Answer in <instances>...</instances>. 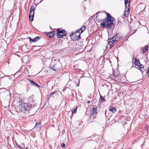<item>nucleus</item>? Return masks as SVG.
Returning <instances> with one entry per match:
<instances>
[{"label":"nucleus","mask_w":149,"mask_h":149,"mask_svg":"<svg viewBox=\"0 0 149 149\" xmlns=\"http://www.w3.org/2000/svg\"><path fill=\"white\" fill-rule=\"evenodd\" d=\"M101 12H99L96 14L97 15L95 17V19L98 22L101 21L102 22L100 24L101 26L104 27L108 29L111 28L113 24V20L112 19V17L109 14L107 13V17L105 19L103 20L100 19L98 18V16L97 15L99 13H100Z\"/></svg>","instance_id":"1"},{"label":"nucleus","mask_w":149,"mask_h":149,"mask_svg":"<svg viewBox=\"0 0 149 149\" xmlns=\"http://www.w3.org/2000/svg\"><path fill=\"white\" fill-rule=\"evenodd\" d=\"M15 108L16 111L17 112L24 113L25 111L29 110L30 107L27 104L24 102L23 100L20 99L19 101L16 102Z\"/></svg>","instance_id":"2"},{"label":"nucleus","mask_w":149,"mask_h":149,"mask_svg":"<svg viewBox=\"0 0 149 149\" xmlns=\"http://www.w3.org/2000/svg\"><path fill=\"white\" fill-rule=\"evenodd\" d=\"M66 31L64 30L63 29L61 30L59 29L57 30V35L58 38H61L62 36H64L66 35Z\"/></svg>","instance_id":"3"},{"label":"nucleus","mask_w":149,"mask_h":149,"mask_svg":"<svg viewBox=\"0 0 149 149\" xmlns=\"http://www.w3.org/2000/svg\"><path fill=\"white\" fill-rule=\"evenodd\" d=\"M109 111H112L113 113H114L116 111V109L115 107H110L109 109L106 110L105 111V115L106 116H108Z\"/></svg>","instance_id":"4"},{"label":"nucleus","mask_w":149,"mask_h":149,"mask_svg":"<svg viewBox=\"0 0 149 149\" xmlns=\"http://www.w3.org/2000/svg\"><path fill=\"white\" fill-rule=\"evenodd\" d=\"M97 114V109L95 107H93L91 112V114L93 117H95Z\"/></svg>","instance_id":"5"},{"label":"nucleus","mask_w":149,"mask_h":149,"mask_svg":"<svg viewBox=\"0 0 149 149\" xmlns=\"http://www.w3.org/2000/svg\"><path fill=\"white\" fill-rule=\"evenodd\" d=\"M115 41L119 40L122 39L121 37L119 34H116L113 38Z\"/></svg>","instance_id":"6"},{"label":"nucleus","mask_w":149,"mask_h":149,"mask_svg":"<svg viewBox=\"0 0 149 149\" xmlns=\"http://www.w3.org/2000/svg\"><path fill=\"white\" fill-rule=\"evenodd\" d=\"M130 7H126L125 10L124 12V15L126 17H128L129 14L130 12Z\"/></svg>","instance_id":"7"},{"label":"nucleus","mask_w":149,"mask_h":149,"mask_svg":"<svg viewBox=\"0 0 149 149\" xmlns=\"http://www.w3.org/2000/svg\"><path fill=\"white\" fill-rule=\"evenodd\" d=\"M52 69L53 70L57 71L60 69V68L58 67V64H55L52 66Z\"/></svg>","instance_id":"8"},{"label":"nucleus","mask_w":149,"mask_h":149,"mask_svg":"<svg viewBox=\"0 0 149 149\" xmlns=\"http://www.w3.org/2000/svg\"><path fill=\"white\" fill-rule=\"evenodd\" d=\"M34 12L30 11L29 16V19L30 21H32L33 20Z\"/></svg>","instance_id":"9"},{"label":"nucleus","mask_w":149,"mask_h":149,"mask_svg":"<svg viewBox=\"0 0 149 149\" xmlns=\"http://www.w3.org/2000/svg\"><path fill=\"white\" fill-rule=\"evenodd\" d=\"M115 41L112 38L111 39L109 40V45L110 46V47L111 48V47L113 46V43Z\"/></svg>","instance_id":"10"},{"label":"nucleus","mask_w":149,"mask_h":149,"mask_svg":"<svg viewBox=\"0 0 149 149\" xmlns=\"http://www.w3.org/2000/svg\"><path fill=\"white\" fill-rule=\"evenodd\" d=\"M29 81L30 83L31 84V85H33L35 86L38 87V88L39 87V85H38V84L34 82L33 81L30 80V79H29Z\"/></svg>","instance_id":"11"},{"label":"nucleus","mask_w":149,"mask_h":149,"mask_svg":"<svg viewBox=\"0 0 149 149\" xmlns=\"http://www.w3.org/2000/svg\"><path fill=\"white\" fill-rule=\"evenodd\" d=\"M54 34L55 32L53 31L48 33L47 35L49 37L51 38L54 36Z\"/></svg>","instance_id":"12"},{"label":"nucleus","mask_w":149,"mask_h":149,"mask_svg":"<svg viewBox=\"0 0 149 149\" xmlns=\"http://www.w3.org/2000/svg\"><path fill=\"white\" fill-rule=\"evenodd\" d=\"M141 49L143 51V53H145L148 50V45H146L145 47Z\"/></svg>","instance_id":"13"},{"label":"nucleus","mask_w":149,"mask_h":149,"mask_svg":"<svg viewBox=\"0 0 149 149\" xmlns=\"http://www.w3.org/2000/svg\"><path fill=\"white\" fill-rule=\"evenodd\" d=\"M125 7H129V2L128 0H125Z\"/></svg>","instance_id":"14"},{"label":"nucleus","mask_w":149,"mask_h":149,"mask_svg":"<svg viewBox=\"0 0 149 149\" xmlns=\"http://www.w3.org/2000/svg\"><path fill=\"white\" fill-rule=\"evenodd\" d=\"M134 58L135 59V63L136 65L138 66L139 67V64H140V63H139V60H137L136 58Z\"/></svg>","instance_id":"15"},{"label":"nucleus","mask_w":149,"mask_h":149,"mask_svg":"<svg viewBox=\"0 0 149 149\" xmlns=\"http://www.w3.org/2000/svg\"><path fill=\"white\" fill-rule=\"evenodd\" d=\"M77 108V107H75L74 108L73 110H72V114L75 113L76 112Z\"/></svg>","instance_id":"16"},{"label":"nucleus","mask_w":149,"mask_h":149,"mask_svg":"<svg viewBox=\"0 0 149 149\" xmlns=\"http://www.w3.org/2000/svg\"><path fill=\"white\" fill-rule=\"evenodd\" d=\"M100 101L102 102H103L105 101V100L104 99L103 97L100 95Z\"/></svg>","instance_id":"17"},{"label":"nucleus","mask_w":149,"mask_h":149,"mask_svg":"<svg viewBox=\"0 0 149 149\" xmlns=\"http://www.w3.org/2000/svg\"><path fill=\"white\" fill-rule=\"evenodd\" d=\"M40 38V37L39 36H37L34 38V41L36 42Z\"/></svg>","instance_id":"18"},{"label":"nucleus","mask_w":149,"mask_h":149,"mask_svg":"<svg viewBox=\"0 0 149 149\" xmlns=\"http://www.w3.org/2000/svg\"><path fill=\"white\" fill-rule=\"evenodd\" d=\"M86 28L85 26H83L82 28L79 29V31L81 30V33Z\"/></svg>","instance_id":"19"},{"label":"nucleus","mask_w":149,"mask_h":149,"mask_svg":"<svg viewBox=\"0 0 149 149\" xmlns=\"http://www.w3.org/2000/svg\"><path fill=\"white\" fill-rule=\"evenodd\" d=\"M35 10V7L34 6H31L30 9V11L34 12Z\"/></svg>","instance_id":"20"},{"label":"nucleus","mask_w":149,"mask_h":149,"mask_svg":"<svg viewBox=\"0 0 149 149\" xmlns=\"http://www.w3.org/2000/svg\"><path fill=\"white\" fill-rule=\"evenodd\" d=\"M140 68L141 71L142 73L144 71V69L143 67H141V65H140Z\"/></svg>","instance_id":"21"},{"label":"nucleus","mask_w":149,"mask_h":149,"mask_svg":"<svg viewBox=\"0 0 149 149\" xmlns=\"http://www.w3.org/2000/svg\"><path fill=\"white\" fill-rule=\"evenodd\" d=\"M41 123L40 122L37 123L36 125V126L37 127H39L41 126Z\"/></svg>","instance_id":"22"},{"label":"nucleus","mask_w":149,"mask_h":149,"mask_svg":"<svg viewBox=\"0 0 149 149\" xmlns=\"http://www.w3.org/2000/svg\"><path fill=\"white\" fill-rule=\"evenodd\" d=\"M29 41L30 42H34L35 41H34V39H32L31 38L29 37Z\"/></svg>","instance_id":"23"},{"label":"nucleus","mask_w":149,"mask_h":149,"mask_svg":"<svg viewBox=\"0 0 149 149\" xmlns=\"http://www.w3.org/2000/svg\"><path fill=\"white\" fill-rule=\"evenodd\" d=\"M61 146L63 148L65 147V144L64 143H62L61 144Z\"/></svg>","instance_id":"24"},{"label":"nucleus","mask_w":149,"mask_h":149,"mask_svg":"<svg viewBox=\"0 0 149 149\" xmlns=\"http://www.w3.org/2000/svg\"><path fill=\"white\" fill-rule=\"evenodd\" d=\"M147 72L148 75L149 77V67L148 68Z\"/></svg>","instance_id":"25"},{"label":"nucleus","mask_w":149,"mask_h":149,"mask_svg":"<svg viewBox=\"0 0 149 149\" xmlns=\"http://www.w3.org/2000/svg\"><path fill=\"white\" fill-rule=\"evenodd\" d=\"M55 93V91H54V92H53L52 93H51V95H50L51 96V95H53L54 93Z\"/></svg>","instance_id":"26"},{"label":"nucleus","mask_w":149,"mask_h":149,"mask_svg":"<svg viewBox=\"0 0 149 149\" xmlns=\"http://www.w3.org/2000/svg\"><path fill=\"white\" fill-rule=\"evenodd\" d=\"M78 38H79V39H80L81 38H80V36H79L76 39V40H77Z\"/></svg>","instance_id":"27"},{"label":"nucleus","mask_w":149,"mask_h":149,"mask_svg":"<svg viewBox=\"0 0 149 149\" xmlns=\"http://www.w3.org/2000/svg\"><path fill=\"white\" fill-rule=\"evenodd\" d=\"M146 130H147V131H148V126H147L146 128Z\"/></svg>","instance_id":"28"},{"label":"nucleus","mask_w":149,"mask_h":149,"mask_svg":"<svg viewBox=\"0 0 149 149\" xmlns=\"http://www.w3.org/2000/svg\"><path fill=\"white\" fill-rule=\"evenodd\" d=\"M140 64V65H141V67H143V66L142 65H141V64ZM139 67H140V66H139Z\"/></svg>","instance_id":"29"},{"label":"nucleus","mask_w":149,"mask_h":149,"mask_svg":"<svg viewBox=\"0 0 149 149\" xmlns=\"http://www.w3.org/2000/svg\"><path fill=\"white\" fill-rule=\"evenodd\" d=\"M122 17V20H124V18L123 17Z\"/></svg>","instance_id":"30"},{"label":"nucleus","mask_w":149,"mask_h":149,"mask_svg":"<svg viewBox=\"0 0 149 149\" xmlns=\"http://www.w3.org/2000/svg\"><path fill=\"white\" fill-rule=\"evenodd\" d=\"M90 102L88 101V103H90Z\"/></svg>","instance_id":"31"}]
</instances>
